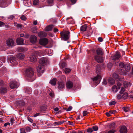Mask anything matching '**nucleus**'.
Returning <instances> with one entry per match:
<instances>
[{
    "label": "nucleus",
    "instance_id": "f257e3e1",
    "mask_svg": "<svg viewBox=\"0 0 133 133\" xmlns=\"http://www.w3.org/2000/svg\"><path fill=\"white\" fill-rule=\"evenodd\" d=\"M25 72V76L30 78L32 77L34 74L33 69L30 67L27 68Z\"/></svg>",
    "mask_w": 133,
    "mask_h": 133
},
{
    "label": "nucleus",
    "instance_id": "f03ea898",
    "mask_svg": "<svg viewBox=\"0 0 133 133\" xmlns=\"http://www.w3.org/2000/svg\"><path fill=\"white\" fill-rule=\"evenodd\" d=\"M70 32L68 31H65L61 32V37L63 40H68L70 37Z\"/></svg>",
    "mask_w": 133,
    "mask_h": 133
},
{
    "label": "nucleus",
    "instance_id": "7ed1b4c3",
    "mask_svg": "<svg viewBox=\"0 0 133 133\" xmlns=\"http://www.w3.org/2000/svg\"><path fill=\"white\" fill-rule=\"evenodd\" d=\"M48 61V59L46 57L42 58L39 60L40 65L44 66L46 65Z\"/></svg>",
    "mask_w": 133,
    "mask_h": 133
},
{
    "label": "nucleus",
    "instance_id": "20e7f679",
    "mask_svg": "<svg viewBox=\"0 0 133 133\" xmlns=\"http://www.w3.org/2000/svg\"><path fill=\"white\" fill-rule=\"evenodd\" d=\"M19 85V83L15 81H11L10 83V87L12 89L17 88Z\"/></svg>",
    "mask_w": 133,
    "mask_h": 133
},
{
    "label": "nucleus",
    "instance_id": "39448f33",
    "mask_svg": "<svg viewBox=\"0 0 133 133\" xmlns=\"http://www.w3.org/2000/svg\"><path fill=\"white\" fill-rule=\"evenodd\" d=\"M44 70V66H42L41 65L38 66V67L37 68V71L38 73V75L39 76H41V73H43Z\"/></svg>",
    "mask_w": 133,
    "mask_h": 133
},
{
    "label": "nucleus",
    "instance_id": "423d86ee",
    "mask_svg": "<svg viewBox=\"0 0 133 133\" xmlns=\"http://www.w3.org/2000/svg\"><path fill=\"white\" fill-rule=\"evenodd\" d=\"M94 59L98 63H102L103 61V57L101 56L96 55L94 57Z\"/></svg>",
    "mask_w": 133,
    "mask_h": 133
},
{
    "label": "nucleus",
    "instance_id": "0eeeda50",
    "mask_svg": "<svg viewBox=\"0 0 133 133\" xmlns=\"http://www.w3.org/2000/svg\"><path fill=\"white\" fill-rule=\"evenodd\" d=\"M101 79V76L98 75H97L96 77L92 79L93 81L96 82V85L99 83Z\"/></svg>",
    "mask_w": 133,
    "mask_h": 133
},
{
    "label": "nucleus",
    "instance_id": "6e6552de",
    "mask_svg": "<svg viewBox=\"0 0 133 133\" xmlns=\"http://www.w3.org/2000/svg\"><path fill=\"white\" fill-rule=\"evenodd\" d=\"M40 44L43 45H45L47 44L48 43V41L46 38L40 39L39 41Z\"/></svg>",
    "mask_w": 133,
    "mask_h": 133
},
{
    "label": "nucleus",
    "instance_id": "1a4fd4ad",
    "mask_svg": "<svg viewBox=\"0 0 133 133\" xmlns=\"http://www.w3.org/2000/svg\"><path fill=\"white\" fill-rule=\"evenodd\" d=\"M14 41L12 39L9 38L6 41L7 45L9 46H14Z\"/></svg>",
    "mask_w": 133,
    "mask_h": 133
},
{
    "label": "nucleus",
    "instance_id": "9d476101",
    "mask_svg": "<svg viewBox=\"0 0 133 133\" xmlns=\"http://www.w3.org/2000/svg\"><path fill=\"white\" fill-rule=\"evenodd\" d=\"M117 85V87L116 85H114L112 88V90L114 92H116L117 91V89H119L121 86V84L119 82H118Z\"/></svg>",
    "mask_w": 133,
    "mask_h": 133
},
{
    "label": "nucleus",
    "instance_id": "9b49d317",
    "mask_svg": "<svg viewBox=\"0 0 133 133\" xmlns=\"http://www.w3.org/2000/svg\"><path fill=\"white\" fill-rule=\"evenodd\" d=\"M37 37L34 35H31L30 37V40L31 43L34 44L37 41Z\"/></svg>",
    "mask_w": 133,
    "mask_h": 133
},
{
    "label": "nucleus",
    "instance_id": "f8f14e48",
    "mask_svg": "<svg viewBox=\"0 0 133 133\" xmlns=\"http://www.w3.org/2000/svg\"><path fill=\"white\" fill-rule=\"evenodd\" d=\"M73 86V82L70 81H67L66 83V87L68 89H71Z\"/></svg>",
    "mask_w": 133,
    "mask_h": 133
},
{
    "label": "nucleus",
    "instance_id": "ddd939ff",
    "mask_svg": "<svg viewBox=\"0 0 133 133\" xmlns=\"http://www.w3.org/2000/svg\"><path fill=\"white\" fill-rule=\"evenodd\" d=\"M65 86V83L62 82H59L58 84V88L59 90H61L64 88Z\"/></svg>",
    "mask_w": 133,
    "mask_h": 133
},
{
    "label": "nucleus",
    "instance_id": "4468645a",
    "mask_svg": "<svg viewBox=\"0 0 133 133\" xmlns=\"http://www.w3.org/2000/svg\"><path fill=\"white\" fill-rule=\"evenodd\" d=\"M16 42L18 45H21L24 44V40L22 38H17L16 40Z\"/></svg>",
    "mask_w": 133,
    "mask_h": 133
},
{
    "label": "nucleus",
    "instance_id": "2eb2a0df",
    "mask_svg": "<svg viewBox=\"0 0 133 133\" xmlns=\"http://www.w3.org/2000/svg\"><path fill=\"white\" fill-rule=\"evenodd\" d=\"M121 57L120 54L118 52H117L113 56H111V58L114 60L118 59Z\"/></svg>",
    "mask_w": 133,
    "mask_h": 133
},
{
    "label": "nucleus",
    "instance_id": "dca6fc26",
    "mask_svg": "<svg viewBox=\"0 0 133 133\" xmlns=\"http://www.w3.org/2000/svg\"><path fill=\"white\" fill-rule=\"evenodd\" d=\"M120 133H126L127 129L125 126H122L121 128L119 131Z\"/></svg>",
    "mask_w": 133,
    "mask_h": 133
},
{
    "label": "nucleus",
    "instance_id": "f3484780",
    "mask_svg": "<svg viewBox=\"0 0 133 133\" xmlns=\"http://www.w3.org/2000/svg\"><path fill=\"white\" fill-rule=\"evenodd\" d=\"M7 1V0H0V6L3 7L6 6Z\"/></svg>",
    "mask_w": 133,
    "mask_h": 133
},
{
    "label": "nucleus",
    "instance_id": "a211bd4d",
    "mask_svg": "<svg viewBox=\"0 0 133 133\" xmlns=\"http://www.w3.org/2000/svg\"><path fill=\"white\" fill-rule=\"evenodd\" d=\"M96 52L97 55L98 56H101L103 54V50L101 48H98L96 50Z\"/></svg>",
    "mask_w": 133,
    "mask_h": 133
},
{
    "label": "nucleus",
    "instance_id": "6ab92c4d",
    "mask_svg": "<svg viewBox=\"0 0 133 133\" xmlns=\"http://www.w3.org/2000/svg\"><path fill=\"white\" fill-rule=\"evenodd\" d=\"M54 27L53 25H51L46 26L45 29V31H51Z\"/></svg>",
    "mask_w": 133,
    "mask_h": 133
},
{
    "label": "nucleus",
    "instance_id": "aec40b11",
    "mask_svg": "<svg viewBox=\"0 0 133 133\" xmlns=\"http://www.w3.org/2000/svg\"><path fill=\"white\" fill-rule=\"evenodd\" d=\"M38 35L40 37H46L47 36L46 33L44 31H40L38 33Z\"/></svg>",
    "mask_w": 133,
    "mask_h": 133
},
{
    "label": "nucleus",
    "instance_id": "412c9836",
    "mask_svg": "<svg viewBox=\"0 0 133 133\" xmlns=\"http://www.w3.org/2000/svg\"><path fill=\"white\" fill-rule=\"evenodd\" d=\"M7 92L6 88L5 87H2L0 88V93H5Z\"/></svg>",
    "mask_w": 133,
    "mask_h": 133
},
{
    "label": "nucleus",
    "instance_id": "4be33fe9",
    "mask_svg": "<svg viewBox=\"0 0 133 133\" xmlns=\"http://www.w3.org/2000/svg\"><path fill=\"white\" fill-rule=\"evenodd\" d=\"M15 60V58L13 56H11L8 57V62L9 63H11Z\"/></svg>",
    "mask_w": 133,
    "mask_h": 133
},
{
    "label": "nucleus",
    "instance_id": "5701e85b",
    "mask_svg": "<svg viewBox=\"0 0 133 133\" xmlns=\"http://www.w3.org/2000/svg\"><path fill=\"white\" fill-rule=\"evenodd\" d=\"M116 127L115 126V123L113 122L111 123L109 126L110 129H114L116 128Z\"/></svg>",
    "mask_w": 133,
    "mask_h": 133
},
{
    "label": "nucleus",
    "instance_id": "b1692460",
    "mask_svg": "<svg viewBox=\"0 0 133 133\" xmlns=\"http://www.w3.org/2000/svg\"><path fill=\"white\" fill-rule=\"evenodd\" d=\"M37 58V57L36 56L32 55L30 57V61L31 62H35L36 61Z\"/></svg>",
    "mask_w": 133,
    "mask_h": 133
},
{
    "label": "nucleus",
    "instance_id": "393cba45",
    "mask_svg": "<svg viewBox=\"0 0 133 133\" xmlns=\"http://www.w3.org/2000/svg\"><path fill=\"white\" fill-rule=\"evenodd\" d=\"M87 25L86 24L82 26L81 27V30L83 31H85L87 28Z\"/></svg>",
    "mask_w": 133,
    "mask_h": 133
},
{
    "label": "nucleus",
    "instance_id": "a878e982",
    "mask_svg": "<svg viewBox=\"0 0 133 133\" xmlns=\"http://www.w3.org/2000/svg\"><path fill=\"white\" fill-rule=\"evenodd\" d=\"M124 68L126 71H129L130 69V65L129 64H126L124 65Z\"/></svg>",
    "mask_w": 133,
    "mask_h": 133
},
{
    "label": "nucleus",
    "instance_id": "bb28decb",
    "mask_svg": "<svg viewBox=\"0 0 133 133\" xmlns=\"http://www.w3.org/2000/svg\"><path fill=\"white\" fill-rule=\"evenodd\" d=\"M24 57V55L21 53H19L17 55V58L20 59H23Z\"/></svg>",
    "mask_w": 133,
    "mask_h": 133
},
{
    "label": "nucleus",
    "instance_id": "cd10ccee",
    "mask_svg": "<svg viewBox=\"0 0 133 133\" xmlns=\"http://www.w3.org/2000/svg\"><path fill=\"white\" fill-rule=\"evenodd\" d=\"M56 78H54L51 80L50 83L51 84L53 85H55L56 84Z\"/></svg>",
    "mask_w": 133,
    "mask_h": 133
},
{
    "label": "nucleus",
    "instance_id": "c85d7f7f",
    "mask_svg": "<svg viewBox=\"0 0 133 133\" xmlns=\"http://www.w3.org/2000/svg\"><path fill=\"white\" fill-rule=\"evenodd\" d=\"M124 87L125 88L131 85V84L129 82L127 81H124L123 83Z\"/></svg>",
    "mask_w": 133,
    "mask_h": 133
},
{
    "label": "nucleus",
    "instance_id": "c756f323",
    "mask_svg": "<svg viewBox=\"0 0 133 133\" xmlns=\"http://www.w3.org/2000/svg\"><path fill=\"white\" fill-rule=\"evenodd\" d=\"M101 70V66L99 65H97L96 67V72L97 73L99 72Z\"/></svg>",
    "mask_w": 133,
    "mask_h": 133
},
{
    "label": "nucleus",
    "instance_id": "7c9ffc66",
    "mask_svg": "<svg viewBox=\"0 0 133 133\" xmlns=\"http://www.w3.org/2000/svg\"><path fill=\"white\" fill-rule=\"evenodd\" d=\"M108 82L111 84H113L115 82L114 79L111 78H110L109 79Z\"/></svg>",
    "mask_w": 133,
    "mask_h": 133
},
{
    "label": "nucleus",
    "instance_id": "2f4dec72",
    "mask_svg": "<svg viewBox=\"0 0 133 133\" xmlns=\"http://www.w3.org/2000/svg\"><path fill=\"white\" fill-rule=\"evenodd\" d=\"M59 64L60 67L62 68H63L66 66V64L65 62H61Z\"/></svg>",
    "mask_w": 133,
    "mask_h": 133
},
{
    "label": "nucleus",
    "instance_id": "473e14b6",
    "mask_svg": "<svg viewBox=\"0 0 133 133\" xmlns=\"http://www.w3.org/2000/svg\"><path fill=\"white\" fill-rule=\"evenodd\" d=\"M130 108L128 107H124L122 108V109L126 112H128L130 110Z\"/></svg>",
    "mask_w": 133,
    "mask_h": 133
},
{
    "label": "nucleus",
    "instance_id": "72a5a7b5",
    "mask_svg": "<svg viewBox=\"0 0 133 133\" xmlns=\"http://www.w3.org/2000/svg\"><path fill=\"white\" fill-rule=\"evenodd\" d=\"M25 92L28 94H30L31 93V89L29 88H27L25 90Z\"/></svg>",
    "mask_w": 133,
    "mask_h": 133
},
{
    "label": "nucleus",
    "instance_id": "f704fd0d",
    "mask_svg": "<svg viewBox=\"0 0 133 133\" xmlns=\"http://www.w3.org/2000/svg\"><path fill=\"white\" fill-rule=\"evenodd\" d=\"M128 96V94H127V93H124L123 94L122 96V98H123L124 99H125L127 98Z\"/></svg>",
    "mask_w": 133,
    "mask_h": 133
},
{
    "label": "nucleus",
    "instance_id": "c9c22d12",
    "mask_svg": "<svg viewBox=\"0 0 133 133\" xmlns=\"http://www.w3.org/2000/svg\"><path fill=\"white\" fill-rule=\"evenodd\" d=\"M71 69L69 68H65V69L64 71L66 74L69 73L71 71Z\"/></svg>",
    "mask_w": 133,
    "mask_h": 133
},
{
    "label": "nucleus",
    "instance_id": "e433bc0d",
    "mask_svg": "<svg viewBox=\"0 0 133 133\" xmlns=\"http://www.w3.org/2000/svg\"><path fill=\"white\" fill-rule=\"evenodd\" d=\"M25 129L26 132H30L32 130L31 128L28 126L25 127Z\"/></svg>",
    "mask_w": 133,
    "mask_h": 133
},
{
    "label": "nucleus",
    "instance_id": "4c0bfd02",
    "mask_svg": "<svg viewBox=\"0 0 133 133\" xmlns=\"http://www.w3.org/2000/svg\"><path fill=\"white\" fill-rule=\"evenodd\" d=\"M112 76L114 78L116 79H118L119 78L118 75L116 73H114L113 74Z\"/></svg>",
    "mask_w": 133,
    "mask_h": 133
},
{
    "label": "nucleus",
    "instance_id": "58836bf2",
    "mask_svg": "<svg viewBox=\"0 0 133 133\" xmlns=\"http://www.w3.org/2000/svg\"><path fill=\"white\" fill-rule=\"evenodd\" d=\"M32 31L34 33H37L36 29V27H33L31 29Z\"/></svg>",
    "mask_w": 133,
    "mask_h": 133
},
{
    "label": "nucleus",
    "instance_id": "ea45409f",
    "mask_svg": "<svg viewBox=\"0 0 133 133\" xmlns=\"http://www.w3.org/2000/svg\"><path fill=\"white\" fill-rule=\"evenodd\" d=\"M124 64L123 63L121 62L119 64V66L120 68H123L124 67Z\"/></svg>",
    "mask_w": 133,
    "mask_h": 133
},
{
    "label": "nucleus",
    "instance_id": "a19ab883",
    "mask_svg": "<svg viewBox=\"0 0 133 133\" xmlns=\"http://www.w3.org/2000/svg\"><path fill=\"white\" fill-rule=\"evenodd\" d=\"M21 133H26V130L25 128H22L20 129Z\"/></svg>",
    "mask_w": 133,
    "mask_h": 133
},
{
    "label": "nucleus",
    "instance_id": "79ce46f5",
    "mask_svg": "<svg viewBox=\"0 0 133 133\" xmlns=\"http://www.w3.org/2000/svg\"><path fill=\"white\" fill-rule=\"evenodd\" d=\"M116 130L115 129H110L108 132V133H114L116 132Z\"/></svg>",
    "mask_w": 133,
    "mask_h": 133
},
{
    "label": "nucleus",
    "instance_id": "37998d69",
    "mask_svg": "<svg viewBox=\"0 0 133 133\" xmlns=\"http://www.w3.org/2000/svg\"><path fill=\"white\" fill-rule=\"evenodd\" d=\"M46 108L45 107L42 106L41 107L40 109V110L41 111H45L46 110Z\"/></svg>",
    "mask_w": 133,
    "mask_h": 133
},
{
    "label": "nucleus",
    "instance_id": "c03bdc74",
    "mask_svg": "<svg viewBox=\"0 0 133 133\" xmlns=\"http://www.w3.org/2000/svg\"><path fill=\"white\" fill-rule=\"evenodd\" d=\"M92 129L95 131H96L98 130V128L97 126L95 125L92 127Z\"/></svg>",
    "mask_w": 133,
    "mask_h": 133
},
{
    "label": "nucleus",
    "instance_id": "a18cd8bd",
    "mask_svg": "<svg viewBox=\"0 0 133 133\" xmlns=\"http://www.w3.org/2000/svg\"><path fill=\"white\" fill-rule=\"evenodd\" d=\"M39 0H34L33 1V4L34 5H36L38 4Z\"/></svg>",
    "mask_w": 133,
    "mask_h": 133
},
{
    "label": "nucleus",
    "instance_id": "49530a36",
    "mask_svg": "<svg viewBox=\"0 0 133 133\" xmlns=\"http://www.w3.org/2000/svg\"><path fill=\"white\" fill-rule=\"evenodd\" d=\"M88 113L89 112L87 111H83V116H86L88 114Z\"/></svg>",
    "mask_w": 133,
    "mask_h": 133
},
{
    "label": "nucleus",
    "instance_id": "de8ad7c7",
    "mask_svg": "<svg viewBox=\"0 0 133 133\" xmlns=\"http://www.w3.org/2000/svg\"><path fill=\"white\" fill-rule=\"evenodd\" d=\"M14 17L15 16L14 15H11L9 16L8 17V18L9 19L12 20L14 18Z\"/></svg>",
    "mask_w": 133,
    "mask_h": 133
},
{
    "label": "nucleus",
    "instance_id": "09e8293b",
    "mask_svg": "<svg viewBox=\"0 0 133 133\" xmlns=\"http://www.w3.org/2000/svg\"><path fill=\"white\" fill-rule=\"evenodd\" d=\"M125 90V89L123 87H122L119 92L120 94H122L123 93Z\"/></svg>",
    "mask_w": 133,
    "mask_h": 133
},
{
    "label": "nucleus",
    "instance_id": "8fccbe9b",
    "mask_svg": "<svg viewBox=\"0 0 133 133\" xmlns=\"http://www.w3.org/2000/svg\"><path fill=\"white\" fill-rule=\"evenodd\" d=\"M93 131L92 129L91 128H88L87 130V132H91Z\"/></svg>",
    "mask_w": 133,
    "mask_h": 133
},
{
    "label": "nucleus",
    "instance_id": "3c124183",
    "mask_svg": "<svg viewBox=\"0 0 133 133\" xmlns=\"http://www.w3.org/2000/svg\"><path fill=\"white\" fill-rule=\"evenodd\" d=\"M116 103L115 101H113L109 103V105H115Z\"/></svg>",
    "mask_w": 133,
    "mask_h": 133
},
{
    "label": "nucleus",
    "instance_id": "603ef678",
    "mask_svg": "<svg viewBox=\"0 0 133 133\" xmlns=\"http://www.w3.org/2000/svg\"><path fill=\"white\" fill-rule=\"evenodd\" d=\"M120 73L121 74L125 75L127 74V72L122 71L121 70V72H120Z\"/></svg>",
    "mask_w": 133,
    "mask_h": 133
},
{
    "label": "nucleus",
    "instance_id": "864d4df0",
    "mask_svg": "<svg viewBox=\"0 0 133 133\" xmlns=\"http://www.w3.org/2000/svg\"><path fill=\"white\" fill-rule=\"evenodd\" d=\"M18 49L20 51H23L25 49V48L22 47L19 48Z\"/></svg>",
    "mask_w": 133,
    "mask_h": 133
},
{
    "label": "nucleus",
    "instance_id": "5fc2aeb1",
    "mask_svg": "<svg viewBox=\"0 0 133 133\" xmlns=\"http://www.w3.org/2000/svg\"><path fill=\"white\" fill-rule=\"evenodd\" d=\"M21 19L23 20H25L26 19V18L25 16L23 15L21 17Z\"/></svg>",
    "mask_w": 133,
    "mask_h": 133
},
{
    "label": "nucleus",
    "instance_id": "6e6d98bb",
    "mask_svg": "<svg viewBox=\"0 0 133 133\" xmlns=\"http://www.w3.org/2000/svg\"><path fill=\"white\" fill-rule=\"evenodd\" d=\"M116 111L115 110L112 111H109V112L110 113V114H114L116 113Z\"/></svg>",
    "mask_w": 133,
    "mask_h": 133
},
{
    "label": "nucleus",
    "instance_id": "4d7b16f0",
    "mask_svg": "<svg viewBox=\"0 0 133 133\" xmlns=\"http://www.w3.org/2000/svg\"><path fill=\"white\" fill-rule=\"evenodd\" d=\"M112 66V64L111 63H109L107 65V67L109 68H111Z\"/></svg>",
    "mask_w": 133,
    "mask_h": 133
},
{
    "label": "nucleus",
    "instance_id": "13d9d810",
    "mask_svg": "<svg viewBox=\"0 0 133 133\" xmlns=\"http://www.w3.org/2000/svg\"><path fill=\"white\" fill-rule=\"evenodd\" d=\"M4 85V82L2 80H0V86H2Z\"/></svg>",
    "mask_w": 133,
    "mask_h": 133
},
{
    "label": "nucleus",
    "instance_id": "bf43d9fd",
    "mask_svg": "<svg viewBox=\"0 0 133 133\" xmlns=\"http://www.w3.org/2000/svg\"><path fill=\"white\" fill-rule=\"evenodd\" d=\"M53 1L54 0H47L48 2L50 4H52Z\"/></svg>",
    "mask_w": 133,
    "mask_h": 133
},
{
    "label": "nucleus",
    "instance_id": "052dcab7",
    "mask_svg": "<svg viewBox=\"0 0 133 133\" xmlns=\"http://www.w3.org/2000/svg\"><path fill=\"white\" fill-rule=\"evenodd\" d=\"M28 120L30 121L31 123H32L33 122V119L29 117H28Z\"/></svg>",
    "mask_w": 133,
    "mask_h": 133
},
{
    "label": "nucleus",
    "instance_id": "680f3d73",
    "mask_svg": "<svg viewBox=\"0 0 133 133\" xmlns=\"http://www.w3.org/2000/svg\"><path fill=\"white\" fill-rule=\"evenodd\" d=\"M122 98V96L120 95H118L117 97V98L118 99H120Z\"/></svg>",
    "mask_w": 133,
    "mask_h": 133
},
{
    "label": "nucleus",
    "instance_id": "e2e57ef3",
    "mask_svg": "<svg viewBox=\"0 0 133 133\" xmlns=\"http://www.w3.org/2000/svg\"><path fill=\"white\" fill-rule=\"evenodd\" d=\"M107 84V82L105 79H104L103 80V82H102V84L105 85Z\"/></svg>",
    "mask_w": 133,
    "mask_h": 133
},
{
    "label": "nucleus",
    "instance_id": "0e129e2a",
    "mask_svg": "<svg viewBox=\"0 0 133 133\" xmlns=\"http://www.w3.org/2000/svg\"><path fill=\"white\" fill-rule=\"evenodd\" d=\"M5 25V23L2 21H0V27L3 26Z\"/></svg>",
    "mask_w": 133,
    "mask_h": 133
},
{
    "label": "nucleus",
    "instance_id": "69168bd1",
    "mask_svg": "<svg viewBox=\"0 0 133 133\" xmlns=\"http://www.w3.org/2000/svg\"><path fill=\"white\" fill-rule=\"evenodd\" d=\"M72 109V107L71 106L69 107L67 109L66 111H69L71 110Z\"/></svg>",
    "mask_w": 133,
    "mask_h": 133
},
{
    "label": "nucleus",
    "instance_id": "338daca9",
    "mask_svg": "<svg viewBox=\"0 0 133 133\" xmlns=\"http://www.w3.org/2000/svg\"><path fill=\"white\" fill-rule=\"evenodd\" d=\"M22 26V25L21 24H18L17 25V27L18 28H21Z\"/></svg>",
    "mask_w": 133,
    "mask_h": 133
},
{
    "label": "nucleus",
    "instance_id": "774afa93",
    "mask_svg": "<svg viewBox=\"0 0 133 133\" xmlns=\"http://www.w3.org/2000/svg\"><path fill=\"white\" fill-rule=\"evenodd\" d=\"M98 40L99 41L102 42L103 41V39L101 37H99L98 39Z\"/></svg>",
    "mask_w": 133,
    "mask_h": 133
}]
</instances>
